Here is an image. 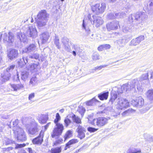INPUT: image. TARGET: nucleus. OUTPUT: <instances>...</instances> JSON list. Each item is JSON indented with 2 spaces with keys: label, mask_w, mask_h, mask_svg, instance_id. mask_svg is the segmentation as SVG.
<instances>
[{
  "label": "nucleus",
  "mask_w": 153,
  "mask_h": 153,
  "mask_svg": "<svg viewBox=\"0 0 153 153\" xmlns=\"http://www.w3.org/2000/svg\"><path fill=\"white\" fill-rule=\"evenodd\" d=\"M78 133L77 137L81 140L84 138L85 137V133L86 129L82 126L79 125L76 130Z\"/></svg>",
  "instance_id": "18"
},
{
  "label": "nucleus",
  "mask_w": 153,
  "mask_h": 153,
  "mask_svg": "<svg viewBox=\"0 0 153 153\" xmlns=\"http://www.w3.org/2000/svg\"><path fill=\"white\" fill-rule=\"evenodd\" d=\"M135 15H132L130 16L129 17V20L131 22H133L134 20V18H135Z\"/></svg>",
  "instance_id": "56"
},
{
  "label": "nucleus",
  "mask_w": 153,
  "mask_h": 153,
  "mask_svg": "<svg viewBox=\"0 0 153 153\" xmlns=\"http://www.w3.org/2000/svg\"><path fill=\"white\" fill-rule=\"evenodd\" d=\"M77 110L82 116H83L85 111V108L82 106H80L79 107Z\"/></svg>",
  "instance_id": "42"
},
{
  "label": "nucleus",
  "mask_w": 153,
  "mask_h": 153,
  "mask_svg": "<svg viewBox=\"0 0 153 153\" xmlns=\"http://www.w3.org/2000/svg\"><path fill=\"white\" fill-rule=\"evenodd\" d=\"M37 82V79L36 77H33L31 78L29 82V85L32 86L36 85Z\"/></svg>",
  "instance_id": "35"
},
{
  "label": "nucleus",
  "mask_w": 153,
  "mask_h": 153,
  "mask_svg": "<svg viewBox=\"0 0 153 153\" xmlns=\"http://www.w3.org/2000/svg\"><path fill=\"white\" fill-rule=\"evenodd\" d=\"M50 124V123H49L47 124L45 126V129H46L49 126Z\"/></svg>",
  "instance_id": "64"
},
{
  "label": "nucleus",
  "mask_w": 153,
  "mask_h": 153,
  "mask_svg": "<svg viewBox=\"0 0 153 153\" xmlns=\"http://www.w3.org/2000/svg\"><path fill=\"white\" fill-rule=\"evenodd\" d=\"M11 86L14 91H17L24 88L23 85L22 84H11Z\"/></svg>",
  "instance_id": "30"
},
{
  "label": "nucleus",
  "mask_w": 153,
  "mask_h": 153,
  "mask_svg": "<svg viewBox=\"0 0 153 153\" xmlns=\"http://www.w3.org/2000/svg\"><path fill=\"white\" fill-rule=\"evenodd\" d=\"M19 123V120L18 119H16L13 122V125L14 126L13 128L15 126H17L18 123Z\"/></svg>",
  "instance_id": "50"
},
{
  "label": "nucleus",
  "mask_w": 153,
  "mask_h": 153,
  "mask_svg": "<svg viewBox=\"0 0 153 153\" xmlns=\"http://www.w3.org/2000/svg\"><path fill=\"white\" fill-rule=\"evenodd\" d=\"M71 118V114H68L65 118L64 120V125L66 127H68L72 123V121L70 120Z\"/></svg>",
  "instance_id": "28"
},
{
  "label": "nucleus",
  "mask_w": 153,
  "mask_h": 153,
  "mask_svg": "<svg viewBox=\"0 0 153 153\" xmlns=\"http://www.w3.org/2000/svg\"><path fill=\"white\" fill-rule=\"evenodd\" d=\"M82 26L83 28L85 30L86 36H88L91 41H97L99 40V39L97 38L98 36L96 34H92L90 36V30L87 25L86 19H84L83 20Z\"/></svg>",
  "instance_id": "7"
},
{
  "label": "nucleus",
  "mask_w": 153,
  "mask_h": 153,
  "mask_svg": "<svg viewBox=\"0 0 153 153\" xmlns=\"http://www.w3.org/2000/svg\"><path fill=\"white\" fill-rule=\"evenodd\" d=\"M61 41L64 49L68 52H70L71 49L69 39L67 37H65L62 39Z\"/></svg>",
  "instance_id": "17"
},
{
  "label": "nucleus",
  "mask_w": 153,
  "mask_h": 153,
  "mask_svg": "<svg viewBox=\"0 0 153 153\" xmlns=\"http://www.w3.org/2000/svg\"><path fill=\"white\" fill-rule=\"evenodd\" d=\"M123 87L119 88L118 89L117 92L118 94L121 93H123V91L122 90Z\"/></svg>",
  "instance_id": "62"
},
{
  "label": "nucleus",
  "mask_w": 153,
  "mask_h": 153,
  "mask_svg": "<svg viewBox=\"0 0 153 153\" xmlns=\"http://www.w3.org/2000/svg\"><path fill=\"white\" fill-rule=\"evenodd\" d=\"M144 100L141 97H137L131 101V104L134 106L140 107L143 106L144 104Z\"/></svg>",
  "instance_id": "15"
},
{
  "label": "nucleus",
  "mask_w": 153,
  "mask_h": 153,
  "mask_svg": "<svg viewBox=\"0 0 153 153\" xmlns=\"http://www.w3.org/2000/svg\"><path fill=\"white\" fill-rule=\"evenodd\" d=\"M37 50L36 46L33 44L30 45L27 48L24 49L22 50V52L24 53L30 52L31 51H35Z\"/></svg>",
  "instance_id": "24"
},
{
  "label": "nucleus",
  "mask_w": 153,
  "mask_h": 153,
  "mask_svg": "<svg viewBox=\"0 0 153 153\" xmlns=\"http://www.w3.org/2000/svg\"><path fill=\"white\" fill-rule=\"evenodd\" d=\"M54 44L58 49L60 48V46L59 45V39L58 37L56 36L54 40Z\"/></svg>",
  "instance_id": "41"
},
{
  "label": "nucleus",
  "mask_w": 153,
  "mask_h": 153,
  "mask_svg": "<svg viewBox=\"0 0 153 153\" xmlns=\"http://www.w3.org/2000/svg\"><path fill=\"white\" fill-rule=\"evenodd\" d=\"M25 34H26L25 33V31L23 33L20 32L18 33L17 34V38L19 39L21 42H26L27 41L26 36Z\"/></svg>",
  "instance_id": "23"
},
{
  "label": "nucleus",
  "mask_w": 153,
  "mask_h": 153,
  "mask_svg": "<svg viewBox=\"0 0 153 153\" xmlns=\"http://www.w3.org/2000/svg\"><path fill=\"white\" fill-rule=\"evenodd\" d=\"M43 133L41 131L38 137L33 139L32 140L33 143L39 145L41 144L43 141Z\"/></svg>",
  "instance_id": "19"
},
{
  "label": "nucleus",
  "mask_w": 153,
  "mask_h": 153,
  "mask_svg": "<svg viewBox=\"0 0 153 153\" xmlns=\"http://www.w3.org/2000/svg\"><path fill=\"white\" fill-rule=\"evenodd\" d=\"M108 66V65H101L99 66H98V70L101 69L102 68L106 67Z\"/></svg>",
  "instance_id": "59"
},
{
  "label": "nucleus",
  "mask_w": 153,
  "mask_h": 153,
  "mask_svg": "<svg viewBox=\"0 0 153 153\" xmlns=\"http://www.w3.org/2000/svg\"><path fill=\"white\" fill-rule=\"evenodd\" d=\"M19 55L17 50L14 49H9L7 52V56L10 60H13L17 58Z\"/></svg>",
  "instance_id": "16"
},
{
  "label": "nucleus",
  "mask_w": 153,
  "mask_h": 153,
  "mask_svg": "<svg viewBox=\"0 0 153 153\" xmlns=\"http://www.w3.org/2000/svg\"><path fill=\"white\" fill-rule=\"evenodd\" d=\"M49 16V14L45 10H41L38 13L35 20L39 29L42 28L46 25Z\"/></svg>",
  "instance_id": "1"
},
{
  "label": "nucleus",
  "mask_w": 153,
  "mask_h": 153,
  "mask_svg": "<svg viewBox=\"0 0 153 153\" xmlns=\"http://www.w3.org/2000/svg\"><path fill=\"white\" fill-rule=\"evenodd\" d=\"M108 119L105 117H98L97 119H94L91 122L92 125H96L98 126H102L105 125L107 123Z\"/></svg>",
  "instance_id": "11"
},
{
  "label": "nucleus",
  "mask_w": 153,
  "mask_h": 153,
  "mask_svg": "<svg viewBox=\"0 0 153 153\" xmlns=\"http://www.w3.org/2000/svg\"><path fill=\"white\" fill-rule=\"evenodd\" d=\"M88 131L90 132H94L96 131L98 129L92 127H89L87 128Z\"/></svg>",
  "instance_id": "47"
},
{
  "label": "nucleus",
  "mask_w": 153,
  "mask_h": 153,
  "mask_svg": "<svg viewBox=\"0 0 153 153\" xmlns=\"http://www.w3.org/2000/svg\"><path fill=\"white\" fill-rule=\"evenodd\" d=\"M148 75H151L150 78L152 79L153 78V71H149L148 73Z\"/></svg>",
  "instance_id": "57"
},
{
  "label": "nucleus",
  "mask_w": 153,
  "mask_h": 153,
  "mask_svg": "<svg viewBox=\"0 0 153 153\" xmlns=\"http://www.w3.org/2000/svg\"><path fill=\"white\" fill-rule=\"evenodd\" d=\"M38 65V63L33 64L30 65V70L32 72L36 71L37 66Z\"/></svg>",
  "instance_id": "38"
},
{
  "label": "nucleus",
  "mask_w": 153,
  "mask_h": 153,
  "mask_svg": "<svg viewBox=\"0 0 153 153\" xmlns=\"http://www.w3.org/2000/svg\"><path fill=\"white\" fill-rule=\"evenodd\" d=\"M104 49H107L110 48L111 46L109 44H104L102 45Z\"/></svg>",
  "instance_id": "49"
},
{
  "label": "nucleus",
  "mask_w": 153,
  "mask_h": 153,
  "mask_svg": "<svg viewBox=\"0 0 153 153\" xmlns=\"http://www.w3.org/2000/svg\"><path fill=\"white\" fill-rule=\"evenodd\" d=\"M37 119L40 123L45 124L48 120V117L44 114H39L37 117Z\"/></svg>",
  "instance_id": "22"
},
{
  "label": "nucleus",
  "mask_w": 153,
  "mask_h": 153,
  "mask_svg": "<svg viewBox=\"0 0 153 153\" xmlns=\"http://www.w3.org/2000/svg\"><path fill=\"white\" fill-rule=\"evenodd\" d=\"M135 19L139 23H143L147 18V15L143 12L137 13L135 15Z\"/></svg>",
  "instance_id": "14"
},
{
  "label": "nucleus",
  "mask_w": 153,
  "mask_h": 153,
  "mask_svg": "<svg viewBox=\"0 0 153 153\" xmlns=\"http://www.w3.org/2000/svg\"><path fill=\"white\" fill-rule=\"evenodd\" d=\"M130 85L128 83H126L124 84L123 86V87L124 88H125L126 90H128L130 89H131L132 88H134L135 86V85H133L131 86H130V88L129 87L130 86Z\"/></svg>",
  "instance_id": "40"
},
{
  "label": "nucleus",
  "mask_w": 153,
  "mask_h": 153,
  "mask_svg": "<svg viewBox=\"0 0 153 153\" xmlns=\"http://www.w3.org/2000/svg\"><path fill=\"white\" fill-rule=\"evenodd\" d=\"M92 18L94 19L93 20L92 18L91 17V15L88 14V19L91 22H93V24L94 25L97 27H99L102 25L104 22V21L102 18L99 16H96L95 15H93Z\"/></svg>",
  "instance_id": "9"
},
{
  "label": "nucleus",
  "mask_w": 153,
  "mask_h": 153,
  "mask_svg": "<svg viewBox=\"0 0 153 153\" xmlns=\"http://www.w3.org/2000/svg\"><path fill=\"white\" fill-rule=\"evenodd\" d=\"M78 142V140L76 139H73L70 140L68 143L66 144L65 148L64 150H66L70 148L72 146V145L77 143Z\"/></svg>",
  "instance_id": "27"
},
{
  "label": "nucleus",
  "mask_w": 153,
  "mask_h": 153,
  "mask_svg": "<svg viewBox=\"0 0 153 153\" xmlns=\"http://www.w3.org/2000/svg\"><path fill=\"white\" fill-rule=\"evenodd\" d=\"M151 3L149 5L150 7H153V0H150Z\"/></svg>",
  "instance_id": "63"
},
{
  "label": "nucleus",
  "mask_w": 153,
  "mask_h": 153,
  "mask_svg": "<svg viewBox=\"0 0 153 153\" xmlns=\"http://www.w3.org/2000/svg\"><path fill=\"white\" fill-rule=\"evenodd\" d=\"M109 94L108 92L101 93L98 95V97L101 100H107L108 98Z\"/></svg>",
  "instance_id": "29"
},
{
  "label": "nucleus",
  "mask_w": 153,
  "mask_h": 153,
  "mask_svg": "<svg viewBox=\"0 0 153 153\" xmlns=\"http://www.w3.org/2000/svg\"><path fill=\"white\" fill-rule=\"evenodd\" d=\"M71 118L72 119L73 122L77 123H81V121L80 119L77 116H76L74 114H71Z\"/></svg>",
  "instance_id": "31"
},
{
  "label": "nucleus",
  "mask_w": 153,
  "mask_h": 153,
  "mask_svg": "<svg viewBox=\"0 0 153 153\" xmlns=\"http://www.w3.org/2000/svg\"><path fill=\"white\" fill-rule=\"evenodd\" d=\"M1 76H0V81L1 83H2L5 81L9 79L10 74L9 73H6L4 74H1Z\"/></svg>",
  "instance_id": "26"
},
{
  "label": "nucleus",
  "mask_w": 153,
  "mask_h": 153,
  "mask_svg": "<svg viewBox=\"0 0 153 153\" xmlns=\"http://www.w3.org/2000/svg\"><path fill=\"white\" fill-rule=\"evenodd\" d=\"M49 36V34L48 32L42 33L40 37L42 43H45L48 39Z\"/></svg>",
  "instance_id": "25"
},
{
  "label": "nucleus",
  "mask_w": 153,
  "mask_h": 153,
  "mask_svg": "<svg viewBox=\"0 0 153 153\" xmlns=\"http://www.w3.org/2000/svg\"><path fill=\"white\" fill-rule=\"evenodd\" d=\"M35 96V94L34 93H32L30 94L29 96L28 99L30 100H31V99L33 98Z\"/></svg>",
  "instance_id": "51"
},
{
  "label": "nucleus",
  "mask_w": 153,
  "mask_h": 153,
  "mask_svg": "<svg viewBox=\"0 0 153 153\" xmlns=\"http://www.w3.org/2000/svg\"><path fill=\"white\" fill-rule=\"evenodd\" d=\"M115 43L117 44L118 45L121 44L122 43V39H119L116 41Z\"/></svg>",
  "instance_id": "55"
},
{
  "label": "nucleus",
  "mask_w": 153,
  "mask_h": 153,
  "mask_svg": "<svg viewBox=\"0 0 153 153\" xmlns=\"http://www.w3.org/2000/svg\"><path fill=\"white\" fill-rule=\"evenodd\" d=\"M122 29L123 31L125 33L128 31L129 30L128 27H123V28Z\"/></svg>",
  "instance_id": "54"
},
{
  "label": "nucleus",
  "mask_w": 153,
  "mask_h": 153,
  "mask_svg": "<svg viewBox=\"0 0 153 153\" xmlns=\"http://www.w3.org/2000/svg\"><path fill=\"white\" fill-rule=\"evenodd\" d=\"M61 120V117L58 113L56 114V118L54 120V123L56 124V126L53 131L51 136L53 138H56V137L60 135L64 129L63 125L58 122Z\"/></svg>",
  "instance_id": "2"
},
{
  "label": "nucleus",
  "mask_w": 153,
  "mask_h": 153,
  "mask_svg": "<svg viewBox=\"0 0 153 153\" xmlns=\"http://www.w3.org/2000/svg\"><path fill=\"white\" fill-rule=\"evenodd\" d=\"M147 97L149 100H153V90H149L146 93Z\"/></svg>",
  "instance_id": "33"
},
{
  "label": "nucleus",
  "mask_w": 153,
  "mask_h": 153,
  "mask_svg": "<svg viewBox=\"0 0 153 153\" xmlns=\"http://www.w3.org/2000/svg\"><path fill=\"white\" fill-rule=\"evenodd\" d=\"M148 74L146 73L143 74L140 77V80L143 81L145 80H147V82L149 83V82L148 80Z\"/></svg>",
  "instance_id": "43"
},
{
  "label": "nucleus",
  "mask_w": 153,
  "mask_h": 153,
  "mask_svg": "<svg viewBox=\"0 0 153 153\" xmlns=\"http://www.w3.org/2000/svg\"><path fill=\"white\" fill-rule=\"evenodd\" d=\"M92 58L94 60H96L100 59V56L98 54L94 53L93 55Z\"/></svg>",
  "instance_id": "46"
},
{
  "label": "nucleus",
  "mask_w": 153,
  "mask_h": 153,
  "mask_svg": "<svg viewBox=\"0 0 153 153\" xmlns=\"http://www.w3.org/2000/svg\"><path fill=\"white\" fill-rule=\"evenodd\" d=\"M3 39L5 43L11 45V44L14 42V35L12 33L10 32L8 33V35L7 33H4Z\"/></svg>",
  "instance_id": "12"
},
{
  "label": "nucleus",
  "mask_w": 153,
  "mask_h": 153,
  "mask_svg": "<svg viewBox=\"0 0 153 153\" xmlns=\"http://www.w3.org/2000/svg\"><path fill=\"white\" fill-rule=\"evenodd\" d=\"M4 127V125L1 122H0V132H2Z\"/></svg>",
  "instance_id": "52"
},
{
  "label": "nucleus",
  "mask_w": 153,
  "mask_h": 153,
  "mask_svg": "<svg viewBox=\"0 0 153 153\" xmlns=\"http://www.w3.org/2000/svg\"><path fill=\"white\" fill-rule=\"evenodd\" d=\"M39 127L37 123L33 120L29 124L26 125V130L29 134L33 135L36 134L39 130Z\"/></svg>",
  "instance_id": "4"
},
{
  "label": "nucleus",
  "mask_w": 153,
  "mask_h": 153,
  "mask_svg": "<svg viewBox=\"0 0 153 153\" xmlns=\"http://www.w3.org/2000/svg\"><path fill=\"white\" fill-rule=\"evenodd\" d=\"M25 144H17L16 145L15 147V149H17L19 148H21L25 146Z\"/></svg>",
  "instance_id": "48"
},
{
  "label": "nucleus",
  "mask_w": 153,
  "mask_h": 153,
  "mask_svg": "<svg viewBox=\"0 0 153 153\" xmlns=\"http://www.w3.org/2000/svg\"><path fill=\"white\" fill-rule=\"evenodd\" d=\"M14 138L18 141H24L27 138L24 130L19 126H15L13 129Z\"/></svg>",
  "instance_id": "3"
},
{
  "label": "nucleus",
  "mask_w": 153,
  "mask_h": 153,
  "mask_svg": "<svg viewBox=\"0 0 153 153\" xmlns=\"http://www.w3.org/2000/svg\"><path fill=\"white\" fill-rule=\"evenodd\" d=\"M106 27L108 31L116 30L120 27L119 22L114 21L108 22L106 25Z\"/></svg>",
  "instance_id": "13"
},
{
  "label": "nucleus",
  "mask_w": 153,
  "mask_h": 153,
  "mask_svg": "<svg viewBox=\"0 0 153 153\" xmlns=\"http://www.w3.org/2000/svg\"><path fill=\"white\" fill-rule=\"evenodd\" d=\"M117 98V95L115 93H112L111 94V97L110 100V102H111L112 103H113V102L115 101H116Z\"/></svg>",
  "instance_id": "36"
},
{
  "label": "nucleus",
  "mask_w": 153,
  "mask_h": 153,
  "mask_svg": "<svg viewBox=\"0 0 153 153\" xmlns=\"http://www.w3.org/2000/svg\"><path fill=\"white\" fill-rule=\"evenodd\" d=\"M27 150L29 153H36L34 151L32 150L31 148H28Z\"/></svg>",
  "instance_id": "58"
},
{
  "label": "nucleus",
  "mask_w": 153,
  "mask_h": 153,
  "mask_svg": "<svg viewBox=\"0 0 153 153\" xmlns=\"http://www.w3.org/2000/svg\"><path fill=\"white\" fill-rule=\"evenodd\" d=\"M29 76V73L26 71H24L21 73V78L22 80L25 81L27 79Z\"/></svg>",
  "instance_id": "34"
},
{
  "label": "nucleus",
  "mask_w": 153,
  "mask_h": 153,
  "mask_svg": "<svg viewBox=\"0 0 153 153\" xmlns=\"http://www.w3.org/2000/svg\"><path fill=\"white\" fill-rule=\"evenodd\" d=\"M115 104L117 109L124 110L129 106V102L126 99L122 98L117 99Z\"/></svg>",
  "instance_id": "6"
},
{
  "label": "nucleus",
  "mask_w": 153,
  "mask_h": 153,
  "mask_svg": "<svg viewBox=\"0 0 153 153\" xmlns=\"http://www.w3.org/2000/svg\"><path fill=\"white\" fill-rule=\"evenodd\" d=\"M141 150L140 149L132 148L129 149L127 152V153H140Z\"/></svg>",
  "instance_id": "32"
},
{
  "label": "nucleus",
  "mask_w": 153,
  "mask_h": 153,
  "mask_svg": "<svg viewBox=\"0 0 153 153\" xmlns=\"http://www.w3.org/2000/svg\"><path fill=\"white\" fill-rule=\"evenodd\" d=\"M61 152V147H56L51 149V153H60Z\"/></svg>",
  "instance_id": "39"
},
{
  "label": "nucleus",
  "mask_w": 153,
  "mask_h": 153,
  "mask_svg": "<svg viewBox=\"0 0 153 153\" xmlns=\"http://www.w3.org/2000/svg\"><path fill=\"white\" fill-rule=\"evenodd\" d=\"M4 141L5 142V143L6 145H8L14 143V141L7 138H5L4 140Z\"/></svg>",
  "instance_id": "44"
},
{
  "label": "nucleus",
  "mask_w": 153,
  "mask_h": 153,
  "mask_svg": "<svg viewBox=\"0 0 153 153\" xmlns=\"http://www.w3.org/2000/svg\"><path fill=\"white\" fill-rule=\"evenodd\" d=\"M125 15L124 13H116L115 16L112 13H108L107 15V18L109 19H113L116 18H122Z\"/></svg>",
  "instance_id": "21"
},
{
  "label": "nucleus",
  "mask_w": 153,
  "mask_h": 153,
  "mask_svg": "<svg viewBox=\"0 0 153 153\" xmlns=\"http://www.w3.org/2000/svg\"><path fill=\"white\" fill-rule=\"evenodd\" d=\"M106 4L102 3L101 4L97 3L91 6L92 12L97 15L102 14L105 10L106 8Z\"/></svg>",
  "instance_id": "5"
},
{
  "label": "nucleus",
  "mask_w": 153,
  "mask_h": 153,
  "mask_svg": "<svg viewBox=\"0 0 153 153\" xmlns=\"http://www.w3.org/2000/svg\"><path fill=\"white\" fill-rule=\"evenodd\" d=\"M15 65H13L10 66L7 68L6 69V72L7 73H9L10 71H12L15 68Z\"/></svg>",
  "instance_id": "45"
},
{
  "label": "nucleus",
  "mask_w": 153,
  "mask_h": 153,
  "mask_svg": "<svg viewBox=\"0 0 153 153\" xmlns=\"http://www.w3.org/2000/svg\"><path fill=\"white\" fill-rule=\"evenodd\" d=\"M98 50L99 51H102L104 49L102 45H100L98 48Z\"/></svg>",
  "instance_id": "60"
},
{
  "label": "nucleus",
  "mask_w": 153,
  "mask_h": 153,
  "mask_svg": "<svg viewBox=\"0 0 153 153\" xmlns=\"http://www.w3.org/2000/svg\"><path fill=\"white\" fill-rule=\"evenodd\" d=\"M94 99H93L91 100L88 101L86 103V104L87 105H92L93 104V102L94 101Z\"/></svg>",
  "instance_id": "53"
},
{
  "label": "nucleus",
  "mask_w": 153,
  "mask_h": 153,
  "mask_svg": "<svg viewBox=\"0 0 153 153\" xmlns=\"http://www.w3.org/2000/svg\"><path fill=\"white\" fill-rule=\"evenodd\" d=\"M129 112V111H124L122 114V115L123 116H125L127 115L128 114V112Z\"/></svg>",
  "instance_id": "61"
},
{
  "label": "nucleus",
  "mask_w": 153,
  "mask_h": 153,
  "mask_svg": "<svg viewBox=\"0 0 153 153\" xmlns=\"http://www.w3.org/2000/svg\"><path fill=\"white\" fill-rule=\"evenodd\" d=\"M25 33L27 36L35 38L38 36V33L35 25H30L26 28Z\"/></svg>",
  "instance_id": "8"
},
{
  "label": "nucleus",
  "mask_w": 153,
  "mask_h": 153,
  "mask_svg": "<svg viewBox=\"0 0 153 153\" xmlns=\"http://www.w3.org/2000/svg\"><path fill=\"white\" fill-rule=\"evenodd\" d=\"M39 57V55L37 53H34L32 56H30L29 57L24 56H23L22 58L20 59V61L19 62V64L21 67L23 66L28 62L29 60V58L38 59Z\"/></svg>",
  "instance_id": "10"
},
{
  "label": "nucleus",
  "mask_w": 153,
  "mask_h": 153,
  "mask_svg": "<svg viewBox=\"0 0 153 153\" xmlns=\"http://www.w3.org/2000/svg\"><path fill=\"white\" fill-rule=\"evenodd\" d=\"M72 135V131L71 130H68L66 132L64 136L65 140L68 139L71 137Z\"/></svg>",
  "instance_id": "37"
},
{
  "label": "nucleus",
  "mask_w": 153,
  "mask_h": 153,
  "mask_svg": "<svg viewBox=\"0 0 153 153\" xmlns=\"http://www.w3.org/2000/svg\"><path fill=\"white\" fill-rule=\"evenodd\" d=\"M144 39V36L141 35L138 37L132 39L131 42V45L133 46L137 45L140 44L141 42Z\"/></svg>",
  "instance_id": "20"
}]
</instances>
